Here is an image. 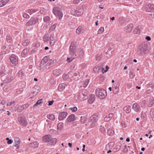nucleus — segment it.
<instances>
[{"instance_id":"obj_1","label":"nucleus","mask_w":154,"mask_h":154,"mask_svg":"<svg viewBox=\"0 0 154 154\" xmlns=\"http://www.w3.org/2000/svg\"><path fill=\"white\" fill-rule=\"evenodd\" d=\"M95 93L97 96L101 99L105 98L107 95L106 91L103 88H97L95 90Z\"/></svg>"},{"instance_id":"obj_2","label":"nucleus","mask_w":154,"mask_h":154,"mask_svg":"<svg viewBox=\"0 0 154 154\" xmlns=\"http://www.w3.org/2000/svg\"><path fill=\"white\" fill-rule=\"evenodd\" d=\"M88 94V93L85 90H81L77 95V98L82 101L85 100L87 98Z\"/></svg>"},{"instance_id":"obj_3","label":"nucleus","mask_w":154,"mask_h":154,"mask_svg":"<svg viewBox=\"0 0 154 154\" xmlns=\"http://www.w3.org/2000/svg\"><path fill=\"white\" fill-rule=\"evenodd\" d=\"M98 117V115L96 114L92 115L90 117L89 120V122L91 123V126L92 127H94L96 125Z\"/></svg>"},{"instance_id":"obj_4","label":"nucleus","mask_w":154,"mask_h":154,"mask_svg":"<svg viewBox=\"0 0 154 154\" xmlns=\"http://www.w3.org/2000/svg\"><path fill=\"white\" fill-rule=\"evenodd\" d=\"M18 57L16 55L12 54L9 57L10 65L11 66H16L18 63Z\"/></svg>"},{"instance_id":"obj_5","label":"nucleus","mask_w":154,"mask_h":154,"mask_svg":"<svg viewBox=\"0 0 154 154\" xmlns=\"http://www.w3.org/2000/svg\"><path fill=\"white\" fill-rule=\"evenodd\" d=\"M77 46V43L74 41L72 42L69 48V54L71 56H73L75 54L76 50V48Z\"/></svg>"},{"instance_id":"obj_6","label":"nucleus","mask_w":154,"mask_h":154,"mask_svg":"<svg viewBox=\"0 0 154 154\" xmlns=\"http://www.w3.org/2000/svg\"><path fill=\"white\" fill-rule=\"evenodd\" d=\"M149 50V48L146 45H144L142 47H139L137 53L140 56H143L147 53Z\"/></svg>"},{"instance_id":"obj_7","label":"nucleus","mask_w":154,"mask_h":154,"mask_svg":"<svg viewBox=\"0 0 154 154\" xmlns=\"http://www.w3.org/2000/svg\"><path fill=\"white\" fill-rule=\"evenodd\" d=\"M53 12L54 14L58 16L59 19H60L63 17V14L60 9L58 7H55L53 9Z\"/></svg>"},{"instance_id":"obj_8","label":"nucleus","mask_w":154,"mask_h":154,"mask_svg":"<svg viewBox=\"0 0 154 154\" xmlns=\"http://www.w3.org/2000/svg\"><path fill=\"white\" fill-rule=\"evenodd\" d=\"M38 19L36 17L31 18L26 23V25L29 26H32L38 22Z\"/></svg>"},{"instance_id":"obj_9","label":"nucleus","mask_w":154,"mask_h":154,"mask_svg":"<svg viewBox=\"0 0 154 154\" xmlns=\"http://www.w3.org/2000/svg\"><path fill=\"white\" fill-rule=\"evenodd\" d=\"M18 120L20 124L23 126H26L27 125V121L24 117L19 116L18 118Z\"/></svg>"},{"instance_id":"obj_10","label":"nucleus","mask_w":154,"mask_h":154,"mask_svg":"<svg viewBox=\"0 0 154 154\" xmlns=\"http://www.w3.org/2000/svg\"><path fill=\"white\" fill-rule=\"evenodd\" d=\"M146 10L149 12H154V5L147 4L146 7Z\"/></svg>"},{"instance_id":"obj_11","label":"nucleus","mask_w":154,"mask_h":154,"mask_svg":"<svg viewBox=\"0 0 154 154\" xmlns=\"http://www.w3.org/2000/svg\"><path fill=\"white\" fill-rule=\"evenodd\" d=\"M118 20L121 25L124 26L128 21V19L125 17H120L119 18Z\"/></svg>"},{"instance_id":"obj_12","label":"nucleus","mask_w":154,"mask_h":154,"mask_svg":"<svg viewBox=\"0 0 154 154\" xmlns=\"http://www.w3.org/2000/svg\"><path fill=\"white\" fill-rule=\"evenodd\" d=\"M51 136L49 134L45 135L42 138V140L45 142H48L50 141Z\"/></svg>"},{"instance_id":"obj_13","label":"nucleus","mask_w":154,"mask_h":154,"mask_svg":"<svg viewBox=\"0 0 154 154\" xmlns=\"http://www.w3.org/2000/svg\"><path fill=\"white\" fill-rule=\"evenodd\" d=\"M48 58L47 57H45L41 60L40 65V69H42L43 66L48 62Z\"/></svg>"},{"instance_id":"obj_14","label":"nucleus","mask_w":154,"mask_h":154,"mask_svg":"<svg viewBox=\"0 0 154 154\" xmlns=\"http://www.w3.org/2000/svg\"><path fill=\"white\" fill-rule=\"evenodd\" d=\"M67 114V112H63L59 113L58 116V119L60 120H62L66 117Z\"/></svg>"},{"instance_id":"obj_15","label":"nucleus","mask_w":154,"mask_h":154,"mask_svg":"<svg viewBox=\"0 0 154 154\" xmlns=\"http://www.w3.org/2000/svg\"><path fill=\"white\" fill-rule=\"evenodd\" d=\"M132 109L136 112L140 111V106L137 103H135L133 105Z\"/></svg>"},{"instance_id":"obj_16","label":"nucleus","mask_w":154,"mask_h":154,"mask_svg":"<svg viewBox=\"0 0 154 154\" xmlns=\"http://www.w3.org/2000/svg\"><path fill=\"white\" fill-rule=\"evenodd\" d=\"M133 28V25L131 24H128L125 28V31L127 32H131Z\"/></svg>"},{"instance_id":"obj_17","label":"nucleus","mask_w":154,"mask_h":154,"mask_svg":"<svg viewBox=\"0 0 154 154\" xmlns=\"http://www.w3.org/2000/svg\"><path fill=\"white\" fill-rule=\"evenodd\" d=\"M51 18L49 16H46L44 18V22H47V23H49V25H51L53 23V22L50 21Z\"/></svg>"},{"instance_id":"obj_18","label":"nucleus","mask_w":154,"mask_h":154,"mask_svg":"<svg viewBox=\"0 0 154 154\" xmlns=\"http://www.w3.org/2000/svg\"><path fill=\"white\" fill-rule=\"evenodd\" d=\"M75 117L74 115L72 114L68 117L67 120L69 122H73L75 120Z\"/></svg>"},{"instance_id":"obj_19","label":"nucleus","mask_w":154,"mask_h":154,"mask_svg":"<svg viewBox=\"0 0 154 154\" xmlns=\"http://www.w3.org/2000/svg\"><path fill=\"white\" fill-rule=\"evenodd\" d=\"M81 116L80 117L81 118L80 121L81 122L85 123V122L86 121L87 119V116L84 115H81Z\"/></svg>"},{"instance_id":"obj_20","label":"nucleus","mask_w":154,"mask_h":154,"mask_svg":"<svg viewBox=\"0 0 154 154\" xmlns=\"http://www.w3.org/2000/svg\"><path fill=\"white\" fill-rule=\"evenodd\" d=\"M13 79L14 78L12 77H7L3 81V82L4 83H9L11 82V81L13 80Z\"/></svg>"},{"instance_id":"obj_21","label":"nucleus","mask_w":154,"mask_h":154,"mask_svg":"<svg viewBox=\"0 0 154 154\" xmlns=\"http://www.w3.org/2000/svg\"><path fill=\"white\" fill-rule=\"evenodd\" d=\"M66 85L63 83L60 85L58 86V90L60 91H62L65 88Z\"/></svg>"},{"instance_id":"obj_22","label":"nucleus","mask_w":154,"mask_h":154,"mask_svg":"<svg viewBox=\"0 0 154 154\" xmlns=\"http://www.w3.org/2000/svg\"><path fill=\"white\" fill-rule=\"evenodd\" d=\"M95 100L94 95L93 94H91V95L90 97L88 100V102L90 103L91 104L93 103Z\"/></svg>"},{"instance_id":"obj_23","label":"nucleus","mask_w":154,"mask_h":154,"mask_svg":"<svg viewBox=\"0 0 154 154\" xmlns=\"http://www.w3.org/2000/svg\"><path fill=\"white\" fill-rule=\"evenodd\" d=\"M14 141L15 144V146L18 148L19 147V145L20 143V139L18 137H15L14 138Z\"/></svg>"},{"instance_id":"obj_24","label":"nucleus","mask_w":154,"mask_h":154,"mask_svg":"<svg viewBox=\"0 0 154 154\" xmlns=\"http://www.w3.org/2000/svg\"><path fill=\"white\" fill-rule=\"evenodd\" d=\"M53 74L55 75H59L61 73V71L60 69H56L53 71Z\"/></svg>"},{"instance_id":"obj_25","label":"nucleus","mask_w":154,"mask_h":154,"mask_svg":"<svg viewBox=\"0 0 154 154\" xmlns=\"http://www.w3.org/2000/svg\"><path fill=\"white\" fill-rule=\"evenodd\" d=\"M47 117L51 121H54L55 119V116L52 114L48 115Z\"/></svg>"},{"instance_id":"obj_26","label":"nucleus","mask_w":154,"mask_h":154,"mask_svg":"<svg viewBox=\"0 0 154 154\" xmlns=\"http://www.w3.org/2000/svg\"><path fill=\"white\" fill-rule=\"evenodd\" d=\"M123 111L126 113H129L131 111V107L130 106H126L123 108Z\"/></svg>"},{"instance_id":"obj_27","label":"nucleus","mask_w":154,"mask_h":154,"mask_svg":"<svg viewBox=\"0 0 154 154\" xmlns=\"http://www.w3.org/2000/svg\"><path fill=\"white\" fill-rule=\"evenodd\" d=\"M8 1V0H2L0 1V7L4 6Z\"/></svg>"},{"instance_id":"obj_28","label":"nucleus","mask_w":154,"mask_h":154,"mask_svg":"<svg viewBox=\"0 0 154 154\" xmlns=\"http://www.w3.org/2000/svg\"><path fill=\"white\" fill-rule=\"evenodd\" d=\"M29 50L28 49L26 48L23 50L21 56L22 57H24L26 54L28 52Z\"/></svg>"},{"instance_id":"obj_29","label":"nucleus","mask_w":154,"mask_h":154,"mask_svg":"<svg viewBox=\"0 0 154 154\" xmlns=\"http://www.w3.org/2000/svg\"><path fill=\"white\" fill-rule=\"evenodd\" d=\"M78 52L79 57H82L84 54V52L83 51V50L81 48H79L78 50Z\"/></svg>"},{"instance_id":"obj_30","label":"nucleus","mask_w":154,"mask_h":154,"mask_svg":"<svg viewBox=\"0 0 154 154\" xmlns=\"http://www.w3.org/2000/svg\"><path fill=\"white\" fill-rule=\"evenodd\" d=\"M56 42V40H55L53 37H50V44L51 46H53Z\"/></svg>"},{"instance_id":"obj_31","label":"nucleus","mask_w":154,"mask_h":154,"mask_svg":"<svg viewBox=\"0 0 154 154\" xmlns=\"http://www.w3.org/2000/svg\"><path fill=\"white\" fill-rule=\"evenodd\" d=\"M140 26H138L136 27L134 29V34H137L139 33L140 31Z\"/></svg>"},{"instance_id":"obj_32","label":"nucleus","mask_w":154,"mask_h":154,"mask_svg":"<svg viewBox=\"0 0 154 154\" xmlns=\"http://www.w3.org/2000/svg\"><path fill=\"white\" fill-rule=\"evenodd\" d=\"M57 24H54L51 26L49 29V33H50L52 31L55 29Z\"/></svg>"},{"instance_id":"obj_33","label":"nucleus","mask_w":154,"mask_h":154,"mask_svg":"<svg viewBox=\"0 0 154 154\" xmlns=\"http://www.w3.org/2000/svg\"><path fill=\"white\" fill-rule=\"evenodd\" d=\"M100 70V67L97 65L94 68L93 70L95 73H97L99 72Z\"/></svg>"},{"instance_id":"obj_34","label":"nucleus","mask_w":154,"mask_h":154,"mask_svg":"<svg viewBox=\"0 0 154 154\" xmlns=\"http://www.w3.org/2000/svg\"><path fill=\"white\" fill-rule=\"evenodd\" d=\"M24 109V107L23 105L18 106L17 109V111L19 112H21Z\"/></svg>"},{"instance_id":"obj_35","label":"nucleus","mask_w":154,"mask_h":154,"mask_svg":"<svg viewBox=\"0 0 154 154\" xmlns=\"http://www.w3.org/2000/svg\"><path fill=\"white\" fill-rule=\"evenodd\" d=\"M82 27L81 26H79V27L76 29V32L77 34L78 35H79L81 34V32H82Z\"/></svg>"},{"instance_id":"obj_36","label":"nucleus","mask_w":154,"mask_h":154,"mask_svg":"<svg viewBox=\"0 0 154 154\" xmlns=\"http://www.w3.org/2000/svg\"><path fill=\"white\" fill-rule=\"evenodd\" d=\"M39 91V86L38 85H35L33 87V92L35 93H37Z\"/></svg>"},{"instance_id":"obj_37","label":"nucleus","mask_w":154,"mask_h":154,"mask_svg":"<svg viewBox=\"0 0 154 154\" xmlns=\"http://www.w3.org/2000/svg\"><path fill=\"white\" fill-rule=\"evenodd\" d=\"M23 91V89L21 88L20 89H18L15 90V93L17 94H21Z\"/></svg>"},{"instance_id":"obj_38","label":"nucleus","mask_w":154,"mask_h":154,"mask_svg":"<svg viewBox=\"0 0 154 154\" xmlns=\"http://www.w3.org/2000/svg\"><path fill=\"white\" fill-rule=\"evenodd\" d=\"M42 103V99L39 100H38L36 103L33 105V107H36L38 105H40V104L41 103Z\"/></svg>"},{"instance_id":"obj_39","label":"nucleus","mask_w":154,"mask_h":154,"mask_svg":"<svg viewBox=\"0 0 154 154\" xmlns=\"http://www.w3.org/2000/svg\"><path fill=\"white\" fill-rule=\"evenodd\" d=\"M6 41L7 42L10 43L12 41V38L10 35H7L6 36Z\"/></svg>"},{"instance_id":"obj_40","label":"nucleus","mask_w":154,"mask_h":154,"mask_svg":"<svg viewBox=\"0 0 154 154\" xmlns=\"http://www.w3.org/2000/svg\"><path fill=\"white\" fill-rule=\"evenodd\" d=\"M63 128V124L62 123H58L57 125V129L59 130H61Z\"/></svg>"},{"instance_id":"obj_41","label":"nucleus","mask_w":154,"mask_h":154,"mask_svg":"<svg viewBox=\"0 0 154 154\" xmlns=\"http://www.w3.org/2000/svg\"><path fill=\"white\" fill-rule=\"evenodd\" d=\"M50 141L52 143L51 144L52 145H54L57 142V140L56 138H52L51 137Z\"/></svg>"},{"instance_id":"obj_42","label":"nucleus","mask_w":154,"mask_h":154,"mask_svg":"<svg viewBox=\"0 0 154 154\" xmlns=\"http://www.w3.org/2000/svg\"><path fill=\"white\" fill-rule=\"evenodd\" d=\"M49 40V35H44L43 38V40L44 42H46Z\"/></svg>"},{"instance_id":"obj_43","label":"nucleus","mask_w":154,"mask_h":154,"mask_svg":"<svg viewBox=\"0 0 154 154\" xmlns=\"http://www.w3.org/2000/svg\"><path fill=\"white\" fill-rule=\"evenodd\" d=\"M89 82V79H86L83 84V87L84 88L86 87L87 86V85H88Z\"/></svg>"},{"instance_id":"obj_44","label":"nucleus","mask_w":154,"mask_h":154,"mask_svg":"<svg viewBox=\"0 0 154 154\" xmlns=\"http://www.w3.org/2000/svg\"><path fill=\"white\" fill-rule=\"evenodd\" d=\"M37 11L34 9H29L27 10V12L30 14H32L35 12Z\"/></svg>"},{"instance_id":"obj_45","label":"nucleus","mask_w":154,"mask_h":154,"mask_svg":"<svg viewBox=\"0 0 154 154\" xmlns=\"http://www.w3.org/2000/svg\"><path fill=\"white\" fill-rule=\"evenodd\" d=\"M108 134L109 135H112L114 134V131L111 129H109L107 131Z\"/></svg>"},{"instance_id":"obj_46","label":"nucleus","mask_w":154,"mask_h":154,"mask_svg":"<svg viewBox=\"0 0 154 154\" xmlns=\"http://www.w3.org/2000/svg\"><path fill=\"white\" fill-rule=\"evenodd\" d=\"M104 31V29L103 27H101L98 31V34H100L102 33Z\"/></svg>"},{"instance_id":"obj_47","label":"nucleus","mask_w":154,"mask_h":154,"mask_svg":"<svg viewBox=\"0 0 154 154\" xmlns=\"http://www.w3.org/2000/svg\"><path fill=\"white\" fill-rule=\"evenodd\" d=\"M23 75V73L21 71H19L17 73V75L19 77H22Z\"/></svg>"},{"instance_id":"obj_48","label":"nucleus","mask_w":154,"mask_h":154,"mask_svg":"<svg viewBox=\"0 0 154 154\" xmlns=\"http://www.w3.org/2000/svg\"><path fill=\"white\" fill-rule=\"evenodd\" d=\"M69 76L68 74H64L63 75L62 78L63 79L66 80L69 78Z\"/></svg>"},{"instance_id":"obj_49","label":"nucleus","mask_w":154,"mask_h":154,"mask_svg":"<svg viewBox=\"0 0 154 154\" xmlns=\"http://www.w3.org/2000/svg\"><path fill=\"white\" fill-rule=\"evenodd\" d=\"M23 17L26 18H29V15L26 13H23Z\"/></svg>"},{"instance_id":"obj_50","label":"nucleus","mask_w":154,"mask_h":154,"mask_svg":"<svg viewBox=\"0 0 154 154\" xmlns=\"http://www.w3.org/2000/svg\"><path fill=\"white\" fill-rule=\"evenodd\" d=\"M112 116V114H109L108 116H107L106 117H105L104 118V119L106 121H109L110 120V119H108V118H110Z\"/></svg>"},{"instance_id":"obj_51","label":"nucleus","mask_w":154,"mask_h":154,"mask_svg":"<svg viewBox=\"0 0 154 154\" xmlns=\"http://www.w3.org/2000/svg\"><path fill=\"white\" fill-rule=\"evenodd\" d=\"M48 65V64H46V65L43 66L42 67L43 69L44 70H45V69H48L49 68V66Z\"/></svg>"},{"instance_id":"obj_52","label":"nucleus","mask_w":154,"mask_h":154,"mask_svg":"<svg viewBox=\"0 0 154 154\" xmlns=\"http://www.w3.org/2000/svg\"><path fill=\"white\" fill-rule=\"evenodd\" d=\"M149 86L152 88H154V82L152 81L149 82Z\"/></svg>"},{"instance_id":"obj_53","label":"nucleus","mask_w":154,"mask_h":154,"mask_svg":"<svg viewBox=\"0 0 154 154\" xmlns=\"http://www.w3.org/2000/svg\"><path fill=\"white\" fill-rule=\"evenodd\" d=\"M100 131L102 132L103 133V132H104L105 131V129L104 127L102 126V125H101L100 126Z\"/></svg>"},{"instance_id":"obj_54","label":"nucleus","mask_w":154,"mask_h":154,"mask_svg":"<svg viewBox=\"0 0 154 154\" xmlns=\"http://www.w3.org/2000/svg\"><path fill=\"white\" fill-rule=\"evenodd\" d=\"M29 43V41L28 40H26L24 42L22 43L23 45H27V44Z\"/></svg>"},{"instance_id":"obj_55","label":"nucleus","mask_w":154,"mask_h":154,"mask_svg":"<svg viewBox=\"0 0 154 154\" xmlns=\"http://www.w3.org/2000/svg\"><path fill=\"white\" fill-rule=\"evenodd\" d=\"M71 110H72V112H75L77 110V108L76 107H72L69 108Z\"/></svg>"},{"instance_id":"obj_56","label":"nucleus","mask_w":154,"mask_h":154,"mask_svg":"<svg viewBox=\"0 0 154 154\" xmlns=\"http://www.w3.org/2000/svg\"><path fill=\"white\" fill-rule=\"evenodd\" d=\"M23 105L24 107V109H25L27 108L29 106V105L28 103H26V104Z\"/></svg>"},{"instance_id":"obj_57","label":"nucleus","mask_w":154,"mask_h":154,"mask_svg":"<svg viewBox=\"0 0 154 154\" xmlns=\"http://www.w3.org/2000/svg\"><path fill=\"white\" fill-rule=\"evenodd\" d=\"M79 2V0H73V3L74 4H78Z\"/></svg>"},{"instance_id":"obj_58","label":"nucleus","mask_w":154,"mask_h":154,"mask_svg":"<svg viewBox=\"0 0 154 154\" xmlns=\"http://www.w3.org/2000/svg\"><path fill=\"white\" fill-rule=\"evenodd\" d=\"M14 103H15V102L14 101H11V102H9L7 104V105L8 106H11L12 104H14Z\"/></svg>"},{"instance_id":"obj_59","label":"nucleus","mask_w":154,"mask_h":154,"mask_svg":"<svg viewBox=\"0 0 154 154\" xmlns=\"http://www.w3.org/2000/svg\"><path fill=\"white\" fill-rule=\"evenodd\" d=\"M73 59H74V58H72L68 57L66 59V61L68 62H70L71 61L73 60Z\"/></svg>"},{"instance_id":"obj_60","label":"nucleus","mask_w":154,"mask_h":154,"mask_svg":"<svg viewBox=\"0 0 154 154\" xmlns=\"http://www.w3.org/2000/svg\"><path fill=\"white\" fill-rule=\"evenodd\" d=\"M53 103H54L53 100L49 101L48 105L49 106H51L52 104Z\"/></svg>"},{"instance_id":"obj_61","label":"nucleus","mask_w":154,"mask_h":154,"mask_svg":"<svg viewBox=\"0 0 154 154\" xmlns=\"http://www.w3.org/2000/svg\"><path fill=\"white\" fill-rule=\"evenodd\" d=\"M13 142V140H9L8 141H7V143L10 144H11Z\"/></svg>"},{"instance_id":"obj_62","label":"nucleus","mask_w":154,"mask_h":154,"mask_svg":"<svg viewBox=\"0 0 154 154\" xmlns=\"http://www.w3.org/2000/svg\"><path fill=\"white\" fill-rule=\"evenodd\" d=\"M146 39L147 41H150L151 40V38L149 36H147L146 38Z\"/></svg>"},{"instance_id":"obj_63","label":"nucleus","mask_w":154,"mask_h":154,"mask_svg":"<svg viewBox=\"0 0 154 154\" xmlns=\"http://www.w3.org/2000/svg\"><path fill=\"white\" fill-rule=\"evenodd\" d=\"M106 69L105 70H104V71L105 72H106L108 71V70L109 69V67L107 66H106Z\"/></svg>"},{"instance_id":"obj_64","label":"nucleus","mask_w":154,"mask_h":154,"mask_svg":"<svg viewBox=\"0 0 154 154\" xmlns=\"http://www.w3.org/2000/svg\"><path fill=\"white\" fill-rule=\"evenodd\" d=\"M5 103V101H4V100L2 101H1V104H2L3 105H4Z\"/></svg>"}]
</instances>
